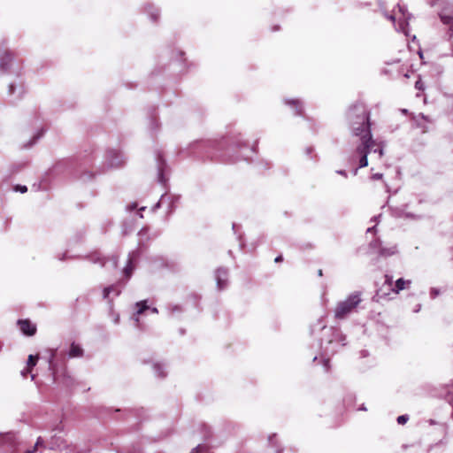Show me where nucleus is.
I'll use <instances>...</instances> for the list:
<instances>
[{
	"instance_id": "24",
	"label": "nucleus",
	"mask_w": 453,
	"mask_h": 453,
	"mask_svg": "<svg viewBox=\"0 0 453 453\" xmlns=\"http://www.w3.org/2000/svg\"><path fill=\"white\" fill-rule=\"evenodd\" d=\"M149 231H150V227H149V226H144V227H142V228L140 230V232H139V235H140V236L146 235V234H148Z\"/></svg>"
},
{
	"instance_id": "41",
	"label": "nucleus",
	"mask_w": 453,
	"mask_h": 453,
	"mask_svg": "<svg viewBox=\"0 0 453 453\" xmlns=\"http://www.w3.org/2000/svg\"><path fill=\"white\" fill-rule=\"evenodd\" d=\"M379 218H380V215H379L378 217H375L374 220L377 221Z\"/></svg>"
},
{
	"instance_id": "12",
	"label": "nucleus",
	"mask_w": 453,
	"mask_h": 453,
	"mask_svg": "<svg viewBox=\"0 0 453 453\" xmlns=\"http://www.w3.org/2000/svg\"><path fill=\"white\" fill-rule=\"evenodd\" d=\"M83 349L79 344L73 342L70 346L68 356L71 358L81 357L83 356Z\"/></svg>"
},
{
	"instance_id": "11",
	"label": "nucleus",
	"mask_w": 453,
	"mask_h": 453,
	"mask_svg": "<svg viewBox=\"0 0 453 453\" xmlns=\"http://www.w3.org/2000/svg\"><path fill=\"white\" fill-rule=\"evenodd\" d=\"M411 284V280H404L403 278L398 279L395 281V287H393L394 293L397 294L403 289L409 288Z\"/></svg>"
},
{
	"instance_id": "38",
	"label": "nucleus",
	"mask_w": 453,
	"mask_h": 453,
	"mask_svg": "<svg viewBox=\"0 0 453 453\" xmlns=\"http://www.w3.org/2000/svg\"><path fill=\"white\" fill-rule=\"evenodd\" d=\"M422 119H426V120H428L427 117H426L424 114H421L420 115Z\"/></svg>"
},
{
	"instance_id": "29",
	"label": "nucleus",
	"mask_w": 453,
	"mask_h": 453,
	"mask_svg": "<svg viewBox=\"0 0 453 453\" xmlns=\"http://www.w3.org/2000/svg\"><path fill=\"white\" fill-rule=\"evenodd\" d=\"M32 372H27V367L21 371V375L26 378L27 376V374L31 373Z\"/></svg>"
},
{
	"instance_id": "13",
	"label": "nucleus",
	"mask_w": 453,
	"mask_h": 453,
	"mask_svg": "<svg viewBox=\"0 0 453 453\" xmlns=\"http://www.w3.org/2000/svg\"><path fill=\"white\" fill-rule=\"evenodd\" d=\"M328 330L332 332L333 337L326 340L327 343H333L334 342H343L345 340V336L339 329L330 327Z\"/></svg>"
},
{
	"instance_id": "18",
	"label": "nucleus",
	"mask_w": 453,
	"mask_h": 453,
	"mask_svg": "<svg viewBox=\"0 0 453 453\" xmlns=\"http://www.w3.org/2000/svg\"><path fill=\"white\" fill-rule=\"evenodd\" d=\"M137 314H142L146 310L149 309L146 301H141L136 303Z\"/></svg>"
},
{
	"instance_id": "37",
	"label": "nucleus",
	"mask_w": 453,
	"mask_h": 453,
	"mask_svg": "<svg viewBox=\"0 0 453 453\" xmlns=\"http://www.w3.org/2000/svg\"><path fill=\"white\" fill-rule=\"evenodd\" d=\"M152 19H153L154 20H157V15H154V14H152Z\"/></svg>"
},
{
	"instance_id": "3",
	"label": "nucleus",
	"mask_w": 453,
	"mask_h": 453,
	"mask_svg": "<svg viewBox=\"0 0 453 453\" xmlns=\"http://www.w3.org/2000/svg\"><path fill=\"white\" fill-rule=\"evenodd\" d=\"M355 134L361 136L362 144L357 148L359 167H365L368 165V115L363 118L362 128L355 127Z\"/></svg>"
},
{
	"instance_id": "36",
	"label": "nucleus",
	"mask_w": 453,
	"mask_h": 453,
	"mask_svg": "<svg viewBox=\"0 0 453 453\" xmlns=\"http://www.w3.org/2000/svg\"><path fill=\"white\" fill-rule=\"evenodd\" d=\"M318 274H319V276H322V275H323V272H322V270H321V269H319V270L318 271Z\"/></svg>"
},
{
	"instance_id": "23",
	"label": "nucleus",
	"mask_w": 453,
	"mask_h": 453,
	"mask_svg": "<svg viewBox=\"0 0 453 453\" xmlns=\"http://www.w3.org/2000/svg\"><path fill=\"white\" fill-rule=\"evenodd\" d=\"M15 191H19L20 193H26L27 191V188L22 185H17L14 188Z\"/></svg>"
},
{
	"instance_id": "34",
	"label": "nucleus",
	"mask_w": 453,
	"mask_h": 453,
	"mask_svg": "<svg viewBox=\"0 0 453 453\" xmlns=\"http://www.w3.org/2000/svg\"><path fill=\"white\" fill-rule=\"evenodd\" d=\"M325 366L326 367V370L329 369V360L328 359L325 361Z\"/></svg>"
},
{
	"instance_id": "10",
	"label": "nucleus",
	"mask_w": 453,
	"mask_h": 453,
	"mask_svg": "<svg viewBox=\"0 0 453 453\" xmlns=\"http://www.w3.org/2000/svg\"><path fill=\"white\" fill-rule=\"evenodd\" d=\"M12 58V54L11 52H4L0 58V71H7L10 67Z\"/></svg>"
},
{
	"instance_id": "43",
	"label": "nucleus",
	"mask_w": 453,
	"mask_h": 453,
	"mask_svg": "<svg viewBox=\"0 0 453 453\" xmlns=\"http://www.w3.org/2000/svg\"><path fill=\"white\" fill-rule=\"evenodd\" d=\"M435 4L434 1L431 2V5L434 6Z\"/></svg>"
},
{
	"instance_id": "28",
	"label": "nucleus",
	"mask_w": 453,
	"mask_h": 453,
	"mask_svg": "<svg viewBox=\"0 0 453 453\" xmlns=\"http://www.w3.org/2000/svg\"><path fill=\"white\" fill-rule=\"evenodd\" d=\"M382 177L381 173H375L371 178L373 180H380Z\"/></svg>"
},
{
	"instance_id": "25",
	"label": "nucleus",
	"mask_w": 453,
	"mask_h": 453,
	"mask_svg": "<svg viewBox=\"0 0 453 453\" xmlns=\"http://www.w3.org/2000/svg\"><path fill=\"white\" fill-rule=\"evenodd\" d=\"M439 295H440L439 289L434 288L431 289L430 296H431L432 298H435Z\"/></svg>"
},
{
	"instance_id": "32",
	"label": "nucleus",
	"mask_w": 453,
	"mask_h": 453,
	"mask_svg": "<svg viewBox=\"0 0 453 453\" xmlns=\"http://www.w3.org/2000/svg\"><path fill=\"white\" fill-rule=\"evenodd\" d=\"M275 263H280L281 261H283V257L282 255H280L278 256L275 259H274Z\"/></svg>"
},
{
	"instance_id": "19",
	"label": "nucleus",
	"mask_w": 453,
	"mask_h": 453,
	"mask_svg": "<svg viewBox=\"0 0 453 453\" xmlns=\"http://www.w3.org/2000/svg\"><path fill=\"white\" fill-rule=\"evenodd\" d=\"M208 450V448L204 445H198L196 448L192 449L190 453H206Z\"/></svg>"
},
{
	"instance_id": "15",
	"label": "nucleus",
	"mask_w": 453,
	"mask_h": 453,
	"mask_svg": "<svg viewBox=\"0 0 453 453\" xmlns=\"http://www.w3.org/2000/svg\"><path fill=\"white\" fill-rule=\"evenodd\" d=\"M134 267L135 265L134 264L133 258L129 257L127 265L123 269V273L126 276L127 280H128L132 276Z\"/></svg>"
},
{
	"instance_id": "4",
	"label": "nucleus",
	"mask_w": 453,
	"mask_h": 453,
	"mask_svg": "<svg viewBox=\"0 0 453 453\" xmlns=\"http://www.w3.org/2000/svg\"><path fill=\"white\" fill-rule=\"evenodd\" d=\"M371 252L377 254L379 257H388L394 255L396 252V249L395 246L386 247L379 239H376L372 241V243H370Z\"/></svg>"
},
{
	"instance_id": "35",
	"label": "nucleus",
	"mask_w": 453,
	"mask_h": 453,
	"mask_svg": "<svg viewBox=\"0 0 453 453\" xmlns=\"http://www.w3.org/2000/svg\"><path fill=\"white\" fill-rule=\"evenodd\" d=\"M369 231H370V233H371V232H374V233H376L375 226H373L372 228H371V227H370V228H369Z\"/></svg>"
},
{
	"instance_id": "30",
	"label": "nucleus",
	"mask_w": 453,
	"mask_h": 453,
	"mask_svg": "<svg viewBox=\"0 0 453 453\" xmlns=\"http://www.w3.org/2000/svg\"><path fill=\"white\" fill-rule=\"evenodd\" d=\"M42 439L41 437H39V438L37 439V441H36V443H35V447L37 449V447H38V446H40V445H42Z\"/></svg>"
},
{
	"instance_id": "21",
	"label": "nucleus",
	"mask_w": 453,
	"mask_h": 453,
	"mask_svg": "<svg viewBox=\"0 0 453 453\" xmlns=\"http://www.w3.org/2000/svg\"><path fill=\"white\" fill-rule=\"evenodd\" d=\"M91 260L94 262L99 261L102 265H104L105 264L104 258L100 257L98 253H95V254L91 255Z\"/></svg>"
},
{
	"instance_id": "22",
	"label": "nucleus",
	"mask_w": 453,
	"mask_h": 453,
	"mask_svg": "<svg viewBox=\"0 0 453 453\" xmlns=\"http://www.w3.org/2000/svg\"><path fill=\"white\" fill-rule=\"evenodd\" d=\"M409 420L408 415H401L397 418V423L399 425H403Z\"/></svg>"
},
{
	"instance_id": "39",
	"label": "nucleus",
	"mask_w": 453,
	"mask_h": 453,
	"mask_svg": "<svg viewBox=\"0 0 453 453\" xmlns=\"http://www.w3.org/2000/svg\"><path fill=\"white\" fill-rule=\"evenodd\" d=\"M420 307H421V305H420V304H418V307H416L415 311H418L420 310Z\"/></svg>"
},
{
	"instance_id": "6",
	"label": "nucleus",
	"mask_w": 453,
	"mask_h": 453,
	"mask_svg": "<svg viewBox=\"0 0 453 453\" xmlns=\"http://www.w3.org/2000/svg\"><path fill=\"white\" fill-rule=\"evenodd\" d=\"M20 331L27 336H33L36 334L37 328L35 324L32 323L28 319H19L17 322Z\"/></svg>"
},
{
	"instance_id": "26",
	"label": "nucleus",
	"mask_w": 453,
	"mask_h": 453,
	"mask_svg": "<svg viewBox=\"0 0 453 453\" xmlns=\"http://www.w3.org/2000/svg\"><path fill=\"white\" fill-rule=\"evenodd\" d=\"M415 88H416L417 89H419V90L424 89V84H423V82H422V81H421L420 79H419L418 81H416V83H415Z\"/></svg>"
},
{
	"instance_id": "17",
	"label": "nucleus",
	"mask_w": 453,
	"mask_h": 453,
	"mask_svg": "<svg viewBox=\"0 0 453 453\" xmlns=\"http://www.w3.org/2000/svg\"><path fill=\"white\" fill-rule=\"evenodd\" d=\"M288 104L293 106L296 110V114L301 115L303 114V104L299 100H288L286 102Z\"/></svg>"
},
{
	"instance_id": "8",
	"label": "nucleus",
	"mask_w": 453,
	"mask_h": 453,
	"mask_svg": "<svg viewBox=\"0 0 453 453\" xmlns=\"http://www.w3.org/2000/svg\"><path fill=\"white\" fill-rule=\"evenodd\" d=\"M441 20L443 24L449 25L453 29V6L446 7L440 13Z\"/></svg>"
},
{
	"instance_id": "20",
	"label": "nucleus",
	"mask_w": 453,
	"mask_h": 453,
	"mask_svg": "<svg viewBox=\"0 0 453 453\" xmlns=\"http://www.w3.org/2000/svg\"><path fill=\"white\" fill-rule=\"evenodd\" d=\"M154 369L156 370L157 376L162 377V378L165 376V373L160 365L156 364L154 365Z\"/></svg>"
},
{
	"instance_id": "1",
	"label": "nucleus",
	"mask_w": 453,
	"mask_h": 453,
	"mask_svg": "<svg viewBox=\"0 0 453 453\" xmlns=\"http://www.w3.org/2000/svg\"><path fill=\"white\" fill-rule=\"evenodd\" d=\"M378 4L383 15L393 22L395 30L402 32L405 36H409L408 27L411 14L408 12L407 9L398 4L396 7L388 12L386 3L383 0H378Z\"/></svg>"
},
{
	"instance_id": "2",
	"label": "nucleus",
	"mask_w": 453,
	"mask_h": 453,
	"mask_svg": "<svg viewBox=\"0 0 453 453\" xmlns=\"http://www.w3.org/2000/svg\"><path fill=\"white\" fill-rule=\"evenodd\" d=\"M361 302L362 299L358 292H355L349 296L347 299L338 302L334 311V319L337 320L346 319L353 311L356 310Z\"/></svg>"
},
{
	"instance_id": "27",
	"label": "nucleus",
	"mask_w": 453,
	"mask_h": 453,
	"mask_svg": "<svg viewBox=\"0 0 453 453\" xmlns=\"http://www.w3.org/2000/svg\"><path fill=\"white\" fill-rule=\"evenodd\" d=\"M172 311L174 312V311H181V307L179 306V305H175L172 308Z\"/></svg>"
},
{
	"instance_id": "9",
	"label": "nucleus",
	"mask_w": 453,
	"mask_h": 453,
	"mask_svg": "<svg viewBox=\"0 0 453 453\" xmlns=\"http://www.w3.org/2000/svg\"><path fill=\"white\" fill-rule=\"evenodd\" d=\"M385 143L383 142H376L372 139V135L370 134V153H378V157H381L383 156Z\"/></svg>"
},
{
	"instance_id": "5",
	"label": "nucleus",
	"mask_w": 453,
	"mask_h": 453,
	"mask_svg": "<svg viewBox=\"0 0 453 453\" xmlns=\"http://www.w3.org/2000/svg\"><path fill=\"white\" fill-rule=\"evenodd\" d=\"M391 292H394L393 279L391 276L385 275L382 285L376 289L373 298L380 301V299L389 296Z\"/></svg>"
},
{
	"instance_id": "16",
	"label": "nucleus",
	"mask_w": 453,
	"mask_h": 453,
	"mask_svg": "<svg viewBox=\"0 0 453 453\" xmlns=\"http://www.w3.org/2000/svg\"><path fill=\"white\" fill-rule=\"evenodd\" d=\"M39 355H29L27 362V372H32L34 367L37 365Z\"/></svg>"
},
{
	"instance_id": "42",
	"label": "nucleus",
	"mask_w": 453,
	"mask_h": 453,
	"mask_svg": "<svg viewBox=\"0 0 453 453\" xmlns=\"http://www.w3.org/2000/svg\"><path fill=\"white\" fill-rule=\"evenodd\" d=\"M35 374H32V375H31L32 380H35Z\"/></svg>"
},
{
	"instance_id": "33",
	"label": "nucleus",
	"mask_w": 453,
	"mask_h": 453,
	"mask_svg": "<svg viewBox=\"0 0 453 453\" xmlns=\"http://www.w3.org/2000/svg\"><path fill=\"white\" fill-rule=\"evenodd\" d=\"M36 449H37L35 447H34L32 449L27 450L26 453H35L36 451Z\"/></svg>"
},
{
	"instance_id": "14",
	"label": "nucleus",
	"mask_w": 453,
	"mask_h": 453,
	"mask_svg": "<svg viewBox=\"0 0 453 453\" xmlns=\"http://www.w3.org/2000/svg\"><path fill=\"white\" fill-rule=\"evenodd\" d=\"M114 293L116 296L120 294V290L118 288L116 285H111L104 288L103 290V297L104 299H109L110 295Z\"/></svg>"
},
{
	"instance_id": "7",
	"label": "nucleus",
	"mask_w": 453,
	"mask_h": 453,
	"mask_svg": "<svg viewBox=\"0 0 453 453\" xmlns=\"http://www.w3.org/2000/svg\"><path fill=\"white\" fill-rule=\"evenodd\" d=\"M219 290H223L227 286L228 272L226 269L219 268L215 273Z\"/></svg>"
},
{
	"instance_id": "31",
	"label": "nucleus",
	"mask_w": 453,
	"mask_h": 453,
	"mask_svg": "<svg viewBox=\"0 0 453 453\" xmlns=\"http://www.w3.org/2000/svg\"><path fill=\"white\" fill-rule=\"evenodd\" d=\"M14 90H15V87H14V85H13V84H11V85L9 86V93H10V94H13V93H14Z\"/></svg>"
},
{
	"instance_id": "40",
	"label": "nucleus",
	"mask_w": 453,
	"mask_h": 453,
	"mask_svg": "<svg viewBox=\"0 0 453 453\" xmlns=\"http://www.w3.org/2000/svg\"><path fill=\"white\" fill-rule=\"evenodd\" d=\"M53 357H54V355H52V357H51V358H50V366H51V365H52V358H53Z\"/></svg>"
}]
</instances>
